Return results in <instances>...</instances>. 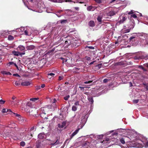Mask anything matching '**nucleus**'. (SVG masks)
<instances>
[{
    "label": "nucleus",
    "instance_id": "nucleus-1",
    "mask_svg": "<svg viewBox=\"0 0 148 148\" xmlns=\"http://www.w3.org/2000/svg\"><path fill=\"white\" fill-rule=\"evenodd\" d=\"M143 143V144L139 143H134L132 145L131 144L132 143V142H130L129 144L130 145L129 146H123L121 145V148H126L127 147H136L138 148H142L143 147L144 145H145V148L148 147V142H147L146 143H145L142 141H141Z\"/></svg>",
    "mask_w": 148,
    "mask_h": 148
},
{
    "label": "nucleus",
    "instance_id": "nucleus-2",
    "mask_svg": "<svg viewBox=\"0 0 148 148\" xmlns=\"http://www.w3.org/2000/svg\"><path fill=\"white\" fill-rule=\"evenodd\" d=\"M56 102V100L55 99H53V101H52V104L51 105H49L48 106V108L51 109V110H54L57 107V106L56 105L55 103Z\"/></svg>",
    "mask_w": 148,
    "mask_h": 148
},
{
    "label": "nucleus",
    "instance_id": "nucleus-3",
    "mask_svg": "<svg viewBox=\"0 0 148 148\" xmlns=\"http://www.w3.org/2000/svg\"><path fill=\"white\" fill-rule=\"evenodd\" d=\"M26 133H27V134L25 135L24 136L22 137V136H21V137H20V138H24V139L25 140H30L32 138V133H30L29 132H26Z\"/></svg>",
    "mask_w": 148,
    "mask_h": 148
},
{
    "label": "nucleus",
    "instance_id": "nucleus-4",
    "mask_svg": "<svg viewBox=\"0 0 148 148\" xmlns=\"http://www.w3.org/2000/svg\"><path fill=\"white\" fill-rule=\"evenodd\" d=\"M13 114L15 116L17 117V119L19 121L21 122L24 121V118L22 117L20 114L14 113H13Z\"/></svg>",
    "mask_w": 148,
    "mask_h": 148
},
{
    "label": "nucleus",
    "instance_id": "nucleus-5",
    "mask_svg": "<svg viewBox=\"0 0 148 148\" xmlns=\"http://www.w3.org/2000/svg\"><path fill=\"white\" fill-rule=\"evenodd\" d=\"M119 18L120 20L119 21V23L121 24L123 23L126 20L127 18L123 16H120Z\"/></svg>",
    "mask_w": 148,
    "mask_h": 148
},
{
    "label": "nucleus",
    "instance_id": "nucleus-6",
    "mask_svg": "<svg viewBox=\"0 0 148 148\" xmlns=\"http://www.w3.org/2000/svg\"><path fill=\"white\" fill-rule=\"evenodd\" d=\"M97 8V7L94 6H89L87 8V10L88 11H93Z\"/></svg>",
    "mask_w": 148,
    "mask_h": 148
},
{
    "label": "nucleus",
    "instance_id": "nucleus-7",
    "mask_svg": "<svg viewBox=\"0 0 148 148\" xmlns=\"http://www.w3.org/2000/svg\"><path fill=\"white\" fill-rule=\"evenodd\" d=\"M19 100L18 99H16L15 100H12L11 101L12 104L16 106H18L19 105Z\"/></svg>",
    "mask_w": 148,
    "mask_h": 148
},
{
    "label": "nucleus",
    "instance_id": "nucleus-8",
    "mask_svg": "<svg viewBox=\"0 0 148 148\" xmlns=\"http://www.w3.org/2000/svg\"><path fill=\"white\" fill-rule=\"evenodd\" d=\"M21 84L23 86H28L30 84V83L29 81H24L22 82Z\"/></svg>",
    "mask_w": 148,
    "mask_h": 148
},
{
    "label": "nucleus",
    "instance_id": "nucleus-9",
    "mask_svg": "<svg viewBox=\"0 0 148 148\" xmlns=\"http://www.w3.org/2000/svg\"><path fill=\"white\" fill-rule=\"evenodd\" d=\"M26 48L27 50H32L35 48V46L33 45H30L27 46Z\"/></svg>",
    "mask_w": 148,
    "mask_h": 148
},
{
    "label": "nucleus",
    "instance_id": "nucleus-10",
    "mask_svg": "<svg viewBox=\"0 0 148 148\" xmlns=\"http://www.w3.org/2000/svg\"><path fill=\"white\" fill-rule=\"evenodd\" d=\"M2 112L3 113L7 112L8 114H9L10 112H12L11 110L10 109H6L5 108L3 109Z\"/></svg>",
    "mask_w": 148,
    "mask_h": 148
},
{
    "label": "nucleus",
    "instance_id": "nucleus-11",
    "mask_svg": "<svg viewBox=\"0 0 148 148\" xmlns=\"http://www.w3.org/2000/svg\"><path fill=\"white\" fill-rule=\"evenodd\" d=\"M89 25L91 27H94L95 25V23L94 21H90L88 23Z\"/></svg>",
    "mask_w": 148,
    "mask_h": 148
},
{
    "label": "nucleus",
    "instance_id": "nucleus-12",
    "mask_svg": "<svg viewBox=\"0 0 148 148\" xmlns=\"http://www.w3.org/2000/svg\"><path fill=\"white\" fill-rule=\"evenodd\" d=\"M79 129V128L77 129L71 135V137L70 139H71L73 136H74L77 133Z\"/></svg>",
    "mask_w": 148,
    "mask_h": 148
},
{
    "label": "nucleus",
    "instance_id": "nucleus-13",
    "mask_svg": "<svg viewBox=\"0 0 148 148\" xmlns=\"http://www.w3.org/2000/svg\"><path fill=\"white\" fill-rule=\"evenodd\" d=\"M45 134L43 133H40L38 135V138L40 139H42L45 137Z\"/></svg>",
    "mask_w": 148,
    "mask_h": 148
},
{
    "label": "nucleus",
    "instance_id": "nucleus-14",
    "mask_svg": "<svg viewBox=\"0 0 148 148\" xmlns=\"http://www.w3.org/2000/svg\"><path fill=\"white\" fill-rule=\"evenodd\" d=\"M72 41L70 39H68V40H66L65 42V44L67 45H69L72 44Z\"/></svg>",
    "mask_w": 148,
    "mask_h": 148
},
{
    "label": "nucleus",
    "instance_id": "nucleus-15",
    "mask_svg": "<svg viewBox=\"0 0 148 148\" xmlns=\"http://www.w3.org/2000/svg\"><path fill=\"white\" fill-rule=\"evenodd\" d=\"M18 50L21 51L24 50L25 49V47L22 45H19L17 48Z\"/></svg>",
    "mask_w": 148,
    "mask_h": 148
},
{
    "label": "nucleus",
    "instance_id": "nucleus-16",
    "mask_svg": "<svg viewBox=\"0 0 148 148\" xmlns=\"http://www.w3.org/2000/svg\"><path fill=\"white\" fill-rule=\"evenodd\" d=\"M130 19L132 23V25H130L131 26V27H130V28L131 29H133L135 26V23L134 20L133 19L131 18Z\"/></svg>",
    "mask_w": 148,
    "mask_h": 148
},
{
    "label": "nucleus",
    "instance_id": "nucleus-17",
    "mask_svg": "<svg viewBox=\"0 0 148 148\" xmlns=\"http://www.w3.org/2000/svg\"><path fill=\"white\" fill-rule=\"evenodd\" d=\"M131 27V26H130L129 27V29H128L124 30L123 29L122 30V32H123V33H124L129 32L130 31V30L132 29L130 28Z\"/></svg>",
    "mask_w": 148,
    "mask_h": 148
},
{
    "label": "nucleus",
    "instance_id": "nucleus-18",
    "mask_svg": "<svg viewBox=\"0 0 148 148\" xmlns=\"http://www.w3.org/2000/svg\"><path fill=\"white\" fill-rule=\"evenodd\" d=\"M115 14L114 12L112 11L109 12L107 14V15L108 16H111L114 15Z\"/></svg>",
    "mask_w": 148,
    "mask_h": 148
},
{
    "label": "nucleus",
    "instance_id": "nucleus-19",
    "mask_svg": "<svg viewBox=\"0 0 148 148\" xmlns=\"http://www.w3.org/2000/svg\"><path fill=\"white\" fill-rule=\"evenodd\" d=\"M12 54L14 56H20V52L15 51H12Z\"/></svg>",
    "mask_w": 148,
    "mask_h": 148
},
{
    "label": "nucleus",
    "instance_id": "nucleus-20",
    "mask_svg": "<svg viewBox=\"0 0 148 148\" xmlns=\"http://www.w3.org/2000/svg\"><path fill=\"white\" fill-rule=\"evenodd\" d=\"M36 126H33L31 127L30 130H29L28 131L30 133H31V132L32 131V132L35 131L36 130Z\"/></svg>",
    "mask_w": 148,
    "mask_h": 148
},
{
    "label": "nucleus",
    "instance_id": "nucleus-21",
    "mask_svg": "<svg viewBox=\"0 0 148 148\" xmlns=\"http://www.w3.org/2000/svg\"><path fill=\"white\" fill-rule=\"evenodd\" d=\"M88 99L89 102H91V104L93 103L94 101L92 97L88 96Z\"/></svg>",
    "mask_w": 148,
    "mask_h": 148
},
{
    "label": "nucleus",
    "instance_id": "nucleus-22",
    "mask_svg": "<svg viewBox=\"0 0 148 148\" xmlns=\"http://www.w3.org/2000/svg\"><path fill=\"white\" fill-rule=\"evenodd\" d=\"M4 75H11V73L9 72H7L6 71H3L1 72Z\"/></svg>",
    "mask_w": 148,
    "mask_h": 148
},
{
    "label": "nucleus",
    "instance_id": "nucleus-23",
    "mask_svg": "<svg viewBox=\"0 0 148 148\" xmlns=\"http://www.w3.org/2000/svg\"><path fill=\"white\" fill-rule=\"evenodd\" d=\"M39 98H30V101H34L35 102H36V101L38 100Z\"/></svg>",
    "mask_w": 148,
    "mask_h": 148
},
{
    "label": "nucleus",
    "instance_id": "nucleus-24",
    "mask_svg": "<svg viewBox=\"0 0 148 148\" xmlns=\"http://www.w3.org/2000/svg\"><path fill=\"white\" fill-rule=\"evenodd\" d=\"M102 17L100 16H99L97 18V20L99 22L101 23L102 21Z\"/></svg>",
    "mask_w": 148,
    "mask_h": 148
},
{
    "label": "nucleus",
    "instance_id": "nucleus-25",
    "mask_svg": "<svg viewBox=\"0 0 148 148\" xmlns=\"http://www.w3.org/2000/svg\"><path fill=\"white\" fill-rule=\"evenodd\" d=\"M65 123H63L62 125H60V124H58V127H59L61 128H63L64 127V126H65Z\"/></svg>",
    "mask_w": 148,
    "mask_h": 148
},
{
    "label": "nucleus",
    "instance_id": "nucleus-26",
    "mask_svg": "<svg viewBox=\"0 0 148 148\" xmlns=\"http://www.w3.org/2000/svg\"><path fill=\"white\" fill-rule=\"evenodd\" d=\"M143 85L144 86V88L146 89L147 90H148V84L145 83H143Z\"/></svg>",
    "mask_w": 148,
    "mask_h": 148
},
{
    "label": "nucleus",
    "instance_id": "nucleus-27",
    "mask_svg": "<svg viewBox=\"0 0 148 148\" xmlns=\"http://www.w3.org/2000/svg\"><path fill=\"white\" fill-rule=\"evenodd\" d=\"M8 39L10 40H12L14 39V37L12 36L9 35L8 37Z\"/></svg>",
    "mask_w": 148,
    "mask_h": 148
},
{
    "label": "nucleus",
    "instance_id": "nucleus-28",
    "mask_svg": "<svg viewBox=\"0 0 148 148\" xmlns=\"http://www.w3.org/2000/svg\"><path fill=\"white\" fill-rule=\"evenodd\" d=\"M55 74L53 73H51L48 74V77L49 78L51 79V77H50V76H52V77L54 75H55Z\"/></svg>",
    "mask_w": 148,
    "mask_h": 148
},
{
    "label": "nucleus",
    "instance_id": "nucleus-29",
    "mask_svg": "<svg viewBox=\"0 0 148 148\" xmlns=\"http://www.w3.org/2000/svg\"><path fill=\"white\" fill-rule=\"evenodd\" d=\"M142 58H143L145 60L148 59V55H143L142 56Z\"/></svg>",
    "mask_w": 148,
    "mask_h": 148
},
{
    "label": "nucleus",
    "instance_id": "nucleus-30",
    "mask_svg": "<svg viewBox=\"0 0 148 148\" xmlns=\"http://www.w3.org/2000/svg\"><path fill=\"white\" fill-rule=\"evenodd\" d=\"M137 16L135 14H132L131 15V16L130 17V19L132 18H137Z\"/></svg>",
    "mask_w": 148,
    "mask_h": 148
},
{
    "label": "nucleus",
    "instance_id": "nucleus-31",
    "mask_svg": "<svg viewBox=\"0 0 148 148\" xmlns=\"http://www.w3.org/2000/svg\"><path fill=\"white\" fill-rule=\"evenodd\" d=\"M120 141L122 144H124L125 143L124 139L123 138L120 139Z\"/></svg>",
    "mask_w": 148,
    "mask_h": 148
},
{
    "label": "nucleus",
    "instance_id": "nucleus-32",
    "mask_svg": "<svg viewBox=\"0 0 148 148\" xmlns=\"http://www.w3.org/2000/svg\"><path fill=\"white\" fill-rule=\"evenodd\" d=\"M117 64L119 65H123L124 64V63L122 61H121L117 62Z\"/></svg>",
    "mask_w": 148,
    "mask_h": 148
},
{
    "label": "nucleus",
    "instance_id": "nucleus-33",
    "mask_svg": "<svg viewBox=\"0 0 148 148\" xmlns=\"http://www.w3.org/2000/svg\"><path fill=\"white\" fill-rule=\"evenodd\" d=\"M14 84L16 86H19L20 85V82L19 81H16L14 82Z\"/></svg>",
    "mask_w": 148,
    "mask_h": 148
},
{
    "label": "nucleus",
    "instance_id": "nucleus-34",
    "mask_svg": "<svg viewBox=\"0 0 148 148\" xmlns=\"http://www.w3.org/2000/svg\"><path fill=\"white\" fill-rule=\"evenodd\" d=\"M72 43H73V46H75L77 47L79 46V45H77L75 42H72Z\"/></svg>",
    "mask_w": 148,
    "mask_h": 148
},
{
    "label": "nucleus",
    "instance_id": "nucleus-35",
    "mask_svg": "<svg viewBox=\"0 0 148 148\" xmlns=\"http://www.w3.org/2000/svg\"><path fill=\"white\" fill-rule=\"evenodd\" d=\"M69 95H67L64 97V99L65 100H68V98L69 97Z\"/></svg>",
    "mask_w": 148,
    "mask_h": 148
},
{
    "label": "nucleus",
    "instance_id": "nucleus-36",
    "mask_svg": "<svg viewBox=\"0 0 148 148\" xmlns=\"http://www.w3.org/2000/svg\"><path fill=\"white\" fill-rule=\"evenodd\" d=\"M134 13V11L133 10H131L128 13V14L129 15L132 14Z\"/></svg>",
    "mask_w": 148,
    "mask_h": 148
},
{
    "label": "nucleus",
    "instance_id": "nucleus-37",
    "mask_svg": "<svg viewBox=\"0 0 148 148\" xmlns=\"http://www.w3.org/2000/svg\"><path fill=\"white\" fill-rule=\"evenodd\" d=\"M77 109V108L75 106H73L72 107V110L73 111H75Z\"/></svg>",
    "mask_w": 148,
    "mask_h": 148
},
{
    "label": "nucleus",
    "instance_id": "nucleus-38",
    "mask_svg": "<svg viewBox=\"0 0 148 148\" xmlns=\"http://www.w3.org/2000/svg\"><path fill=\"white\" fill-rule=\"evenodd\" d=\"M133 102L134 103H137L138 102V99H134L133 100Z\"/></svg>",
    "mask_w": 148,
    "mask_h": 148
},
{
    "label": "nucleus",
    "instance_id": "nucleus-39",
    "mask_svg": "<svg viewBox=\"0 0 148 148\" xmlns=\"http://www.w3.org/2000/svg\"><path fill=\"white\" fill-rule=\"evenodd\" d=\"M96 2L98 3H101L102 2V1L101 0H94Z\"/></svg>",
    "mask_w": 148,
    "mask_h": 148
},
{
    "label": "nucleus",
    "instance_id": "nucleus-40",
    "mask_svg": "<svg viewBox=\"0 0 148 148\" xmlns=\"http://www.w3.org/2000/svg\"><path fill=\"white\" fill-rule=\"evenodd\" d=\"M25 145V143L23 141H22L20 143V145L22 146H24Z\"/></svg>",
    "mask_w": 148,
    "mask_h": 148
},
{
    "label": "nucleus",
    "instance_id": "nucleus-41",
    "mask_svg": "<svg viewBox=\"0 0 148 148\" xmlns=\"http://www.w3.org/2000/svg\"><path fill=\"white\" fill-rule=\"evenodd\" d=\"M5 101L3 100L2 99H1L0 100V103L2 104H3L5 103Z\"/></svg>",
    "mask_w": 148,
    "mask_h": 148
},
{
    "label": "nucleus",
    "instance_id": "nucleus-42",
    "mask_svg": "<svg viewBox=\"0 0 148 148\" xmlns=\"http://www.w3.org/2000/svg\"><path fill=\"white\" fill-rule=\"evenodd\" d=\"M79 88H80V90H82V91L84 92V89L85 87L79 86Z\"/></svg>",
    "mask_w": 148,
    "mask_h": 148
},
{
    "label": "nucleus",
    "instance_id": "nucleus-43",
    "mask_svg": "<svg viewBox=\"0 0 148 148\" xmlns=\"http://www.w3.org/2000/svg\"><path fill=\"white\" fill-rule=\"evenodd\" d=\"M92 82V81H88L85 82H84V83L85 84H88L91 83Z\"/></svg>",
    "mask_w": 148,
    "mask_h": 148
},
{
    "label": "nucleus",
    "instance_id": "nucleus-44",
    "mask_svg": "<svg viewBox=\"0 0 148 148\" xmlns=\"http://www.w3.org/2000/svg\"><path fill=\"white\" fill-rule=\"evenodd\" d=\"M85 58H86V59L87 60H89L91 59V57H86Z\"/></svg>",
    "mask_w": 148,
    "mask_h": 148
},
{
    "label": "nucleus",
    "instance_id": "nucleus-45",
    "mask_svg": "<svg viewBox=\"0 0 148 148\" xmlns=\"http://www.w3.org/2000/svg\"><path fill=\"white\" fill-rule=\"evenodd\" d=\"M108 80L107 79H105L103 80V82L104 83H106V82H108Z\"/></svg>",
    "mask_w": 148,
    "mask_h": 148
},
{
    "label": "nucleus",
    "instance_id": "nucleus-46",
    "mask_svg": "<svg viewBox=\"0 0 148 148\" xmlns=\"http://www.w3.org/2000/svg\"><path fill=\"white\" fill-rule=\"evenodd\" d=\"M63 77H62V76H59V78H58V80H61L62 79H63Z\"/></svg>",
    "mask_w": 148,
    "mask_h": 148
},
{
    "label": "nucleus",
    "instance_id": "nucleus-47",
    "mask_svg": "<svg viewBox=\"0 0 148 148\" xmlns=\"http://www.w3.org/2000/svg\"><path fill=\"white\" fill-rule=\"evenodd\" d=\"M59 143V141H58V140L56 141V142L55 143H54L53 144V145H56L57 144H58Z\"/></svg>",
    "mask_w": 148,
    "mask_h": 148
},
{
    "label": "nucleus",
    "instance_id": "nucleus-48",
    "mask_svg": "<svg viewBox=\"0 0 148 148\" xmlns=\"http://www.w3.org/2000/svg\"><path fill=\"white\" fill-rule=\"evenodd\" d=\"M13 76L16 77H20V76L17 73H15L13 74Z\"/></svg>",
    "mask_w": 148,
    "mask_h": 148
},
{
    "label": "nucleus",
    "instance_id": "nucleus-49",
    "mask_svg": "<svg viewBox=\"0 0 148 148\" xmlns=\"http://www.w3.org/2000/svg\"><path fill=\"white\" fill-rule=\"evenodd\" d=\"M14 63L13 62H10L9 63V66H10L11 65H12V64H14Z\"/></svg>",
    "mask_w": 148,
    "mask_h": 148
},
{
    "label": "nucleus",
    "instance_id": "nucleus-50",
    "mask_svg": "<svg viewBox=\"0 0 148 148\" xmlns=\"http://www.w3.org/2000/svg\"><path fill=\"white\" fill-rule=\"evenodd\" d=\"M144 67L142 65L139 66H138L139 68L142 70L143 69Z\"/></svg>",
    "mask_w": 148,
    "mask_h": 148
},
{
    "label": "nucleus",
    "instance_id": "nucleus-51",
    "mask_svg": "<svg viewBox=\"0 0 148 148\" xmlns=\"http://www.w3.org/2000/svg\"><path fill=\"white\" fill-rule=\"evenodd\" d=\"M69 141H70V140H69V139H67L65 141V142H64V144H66V143L67 142V143H68L69 142Z\"/></svg>",
    "mask_w": 148,
    "mask_h": 148
},
{
    "label": "nucleus",
    "instance_id": "nucleus-52",
    "mask_svg": "<svg viewBox=\"0 0 148 148\" xmlns=\"http://www.w3.org/2000/svg\"><path fill=\"white\" fill-rule=\"evenodd\" d=\"M135 38V37H134V36H132L130 38H129V39L130 40H132L134 38Z\"/></svg>",
    "mask_w": 148,
    "mask_h": 148
},
{
    "label": "nucleus",
    "instance_id": "nucleus-53",
    "mask_svg": "<svg viewBox=\"0 0 148 148\" xmlns=\"http://www.w3.org/2000/svg\"><path fill=\"white\" fill-rule=\"evenodd\" d=\"M143 66L145 67H147L148 68V63L144 64H143Z\"/></svg>",
    "mask_w": 148,
    "mask_h": 148
},
{
    "label": "nucleus",
    "instance_id": "nucleus-54",
    "mask_svg": "<svg viewBox=\"0 0 148 148\" xmlns=\"http://www.w3.org/2000/svg\"><path fill=\"white\" fill-rule=\"evenodd\" d=\"M89 144V143L88 142H85V145H84V146H87V145Z\"/></svg>",
    "mask_w": 148,
    "mask_h": 148
},
{
    "label": "nucleus",
    "instance_id": "nucleus-55",
    "mask_svg": "<svg viewBox=\"0 0 148 148\" xmlns=\"http://www.w3.org/2000/svg\"><path fill=\"white\" fill-rule=\"evenodd\" d=\"M24 33L26 35H29L28 34V32L27 30L25 31Z\"/></svg>",
    "mask_w": 148,
    "mask_h": 148
},
{
    "label": "nucleus",
    "instance_id": "nucleus-56",
    "mask_svg": "<svg viewBox=\"0 0 148 148\" xmlns=\"http://www.w3.org/2000/svg\"><path fill=\"white\" fill-rule=\"evenodd\" d=\"M12 99L13 100H16V97L15 96H13L12 98Z\"/></svg>",
    "mask_w": 148,
    "mask_h": 148
},
{
    "label": "nucleus",
    "instance_id": "nucleus-57",
    "mask_svg": "<svg viewBox=\"0 0 148 148\" xmlns=\"http://www.w3.org/2000/svg\"><path fill=\"white\" fill-rule=\"evenodd\" d=\"M88 47L89 49H94V47L92 46H89V47Z\"/></svg>",
    "mask_w": 148,
    "mask_h": 148
},
{
    "label": "nucleus",
    "instance_id": "nucleus-58",
    "mask_svg": "<svg viewBox=\"0 0 148 148\" xmlns=\"http://www.w3.org/2000/svg\"><path fill=\"white\" fill-rule=\"evenodd\" d=\"M66 21V20H62L61 21V23H65Z\"/></svg>",
    "mask_w": 148,
    "mask_h": 148
},
{
    "label": "nucleus",
    "instance_id": "nucleus-59",
    "mask_svg": "<svg viewBox=\"0 0 148 148\" xmlns=\"http://www.w3.org/2000/svg\"><path fill=\"white\" fill-rule=\"evenodd\" d=\"M25 52H23V53H20V56H22V55H23L25 54Z\"/></svg>",
    "mask_w": 148,
    "mask_h": 148
},
{
    "label": "nucleus",
    "instance_id": "nucleus-60",
    "mask_svg": "<svg viewBox=\"0 0 148 148\" xmlns=\"http://www.w3.org/2000/svg\"><path fill=\"white\" fill-rule=\"evenodd\" d=\"M75 105L76 106L79 105V102L78 101H76L75 103Z\"/></svg>",
    "mask_w": 148,
    "mask_h": 148
},
{
    "label": "nucleus",
    "instance_id": "nucleus-61",
    "mask_svg": "<svg viewBox=\"0 0 148 148\" xmlns=\"http://www.w3.org/2000/svg\"><path fill=\"white\" fill-rule=\"evenodd\" d=\"M101 66V64H98L97 65V66L99 68H100Z\"/></svg>",
    "mask_w": 148,
    "mask_h": 148
},
{
    "label": "nucleus",
    "instance_id": "nucleus-62",
    "mask_svg": "<svg viewBox=\"0 0 148 148\" xmlns=\"http://www.w3.org/2000/svg\"><path fill=\"white\" fill-rule=\"evenodd\" d=\"M67 59H66L64 58L63 60V62H66L67 61Z\"/></svg>",
    "mask_w": 148,
    "mask_h": 148
},
{
    "label": "nucleus",
    "instance_id": "nucleus-63",
    "mask_svg": "<svg viewBox=\"0 0 148 148\" xmlns=\"http://www.w3.org/2000/svg\"><path fill=\"white\" fill-rule=\"evenodd\" d=\"M45 84H42L41 85V87L42 88H43L45 87Z\"/></svg>",
    "mask_w": 148,
    "mask_h": 148
},
{
    "label": "nucleus",
    "instance_id": "nucleus-64",
    "mask_svg": "<svg viewBox=\"0 0 148 148\" xmlns=\"http://www.w3.org/2000/svg\"><path fill=\"white\" fill-rule=\"evenodd\" d=\"M129 86L130 87H132L133 86V85H132V83L131 82H130L129 83Z\"/></svg>",
    "mask_w": 148,
    "mask_h": 148
}]
</instances>
